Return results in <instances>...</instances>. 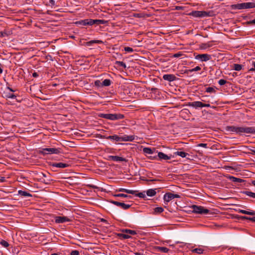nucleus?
<instances>
[{
	"mask_svg": "<svg viewBox=\"0 0 255 255\" xmlns=\"http://www.w3.org/2000/svg\"><path fill=\"white\" fill-rule=\"evenodd\" d=\"M229 130L241 135L255 133V127L231 126L229 127Z\"/></svg>",
	"mask_w": 255,
	"mask_h": 255,
	"instance_id": "1",
	"label": "nucleus"
},
{
	"mask_svg": "<svg viewBox=\"0 0 255 255\" xmlns=\"http://www.w3.org/2000/svg\"><path fill=\"white\" fill-rule=\"evenodd\" d=\"M100 117L101 118L112 121L122 119L124 118V116L123 115L113 114H101Z\"/></svg>",
	"mask_w": 255,
	"mask_h": 255,
	"instance_id": "2",
	"label": "nucleus"
},
{
	"mask_svg": "<svg viewBox=\"0 0 255 255\" xmlns=\"http://www.w3.org/2000/svg\"><path fill=\"white\" fill-rule=\"evenodd\" d=\"M192 212L200 214L206 215L210 212V210L201 206L192 205L191 206Z\"/></svg>",
	"mask_w": 255,
	"mask_h": 255,
	"instance_id": "3",
	"label": "nucleus"
},
{
	"mask_svg": "<svg viewBox=\"0 0 255 255\" xmlns=\"http://www.w3.org/2000/svg\"><path fill=\"white\" fill-rule=\"evenodd\" d=\"M122 233L118 234V236L122 239H127L130 238V235H134L136 234L134 230L125 229L122 231Z\"/></svg>",
	"mask_w": 255,
	"mask_h": 255,
	"instance_id": "4",
	"label": "nucleus"
},
{
	"mask_svg": "<svg viewBox=\"0 0 255 255\" xmlns=\"http://www.w3.org/2000/svg\"><path fill=\"white\" fill-rule=\"evenodd\" d=\"M189 15L194 17H205L211 16L210 12L197 10L192 11L189 13Z\"/></svg>",
	"mask_w": 255,
	"mask_h": 255,
	"instance_id": "5",
	"label": "nucleus"
},
{
	"mask_svg": "<svg viewBox=\"0 0 255 255\" xmlns=\"http://www.w3.org/2000/svg\"><path fill=\"white\" fill-rule=\"evenodd\" d=\"M236 7L238 9L255 8V2H248L238 3L236 5Z\"/></svg>",
	"mask_w": 255,
	"mask_h": 255,
	"instance_id": "6",
	"label": "nucleus"
},
{
	"mask_svg": "<svg viewBox=\"0 0 255 255\" xmlns=\"http://www.w3.org/2000/svg\"><path fill=\"white\" fill-rule=\"evenodd\" d=\"M40 152L43 154H58L60 152V149L56 148H44L41 149Z\"/></svg>",
	"mask_w": 255,
	"mask_h": 255,
	"instance_id": "7",
	"label": "nucleus"
},
{
	"mask_svg": "<svg viewBox=\"0 0 255 255\" xmlns=\"http://www.w3.org/2000/svg\"><path fill=\"white\" fill-rule=\"evenodd\" d=\"M180 197V195L178 194H174L169 192L166 193L164 195L163 200L164 203H167L174 198H179Z\"/></svg>",
	"mask_w": 255,
	"mask_h": 255,
	"instance_id": "8",
	"label": "nucleus"
},
{
	"mask_svg": "<svg viewBox=\"0 0 255 255\" xmlns=\"http://www.w3.org/2000/svg\"><path fill=\"white\" fill-rule=\"evenodd\" d=\"M195 58L202 62H206L209 60L211 58V55L208 54H198Z\"/></svg>",
	"mask_w": 255,
	"mask_h": 255,
	"instance_id": "9",
	"label": "nucleus"
},
{
	"mask_svg": "<svg viewBox=\"0 0 255 255\" xmlns=\"http://www.w3.org/2000/svg\"><path fill=\"white\" fill-rule=\"evenodd\" d=\"M136 136L134 135H128L125 134L120 136V141H133Z\"/></svg>",
	"mask_w": 255,
	"mask_h": 255,
	"instance_id": "10",
	"label": "nucleus"
},
{
	"mask_svg": "<svg viewBox=\"0 0 255 255\" xmlns=\"http://www.w3.org/2000/svg\"><path fill=\"white\" fill-rule=\"evenodd\" d=\"M54 219L55 223L57 224L64 223L71 221L69 218L65 216H56Z\"/></svg>",
	"mask_w": 255,
	"mask_h": 255,
	"instance_id": "11",
	"label": "nucleus"
},
{
	"mask_svg": "<svg viewBox=\"0 0 255 255\" xmlns=\"http://www.w3.org/2000/svg\"><path fill=\"white\" fill-rule=\"evenodd\" d=\"M112 203L113 204H114L117 206L120 207L122 209H125V210L128 209L130 207V205L129 204H125L124 203L120 202H118V201H112Z\"/></svg>",
	"mask_w": 255,
	"mask_h": 255,
	"instance_id": "12",
	"label": "nucleus"
},
{
	"mask_svg": "<svg viewBox=\"0 0 255 255\" xmlns=\"http://www.w3.org/2000/svg\"><path fill=\"white\" fill-rule=\"evenodd\" d=\"M163 79L169 82H172L176 79V77L173 74H164L163 76Z\"/></svg>",
	"mask_w": 255,
	"mask_h": 255,
	"instance_id": "13",
	"label": "nucleus"
},
{
	"mask_svg": "<svg viewBox=\"0 0 255 255\" xmlns=\"http://www.w3.org/2000/svg\"><path fill=\"white\" fill-rule=\"evenodd\" d=\"M158 157L159 158L160 160H169L170 159L172 156L171 155H166L165 153L162 152H158Z\"/></svg>",
	"mask_w": 255,
	"mask_h": 255,
	"instance_id": "14",
	"label": "nucleus"
},
{
	"mask_svg": "<svg viewBox=\"0 0 255 255\" xmlns=\"http://www.w3.org/2000/svg\"><path fill=\"white\" fill-rule=\"evenodd\" d=\"M109 159L110 160L115 161H126V159L123 157L119 156H114L111 155L109 156Z\"/></svg>",
	"mask_w": 255,
	"mask_h": 255,
	"instance_id": "15",
	"label": "nucleus"
},
{
	"mask_svg": "<svg viewBox=\"0 0 255 255\" xmlns=\"http://www.w3.org/2000/svg\"><path fill=\"white\" fill-rule=\"evenodd\" d=\"M189 105L195 108H203V103L200 101L193 102L190 103Z\"/></svg>",
	"mask_w": 255,
	"mask_h": 255,
	"instance_id": "16",
	"label": "nucleus"
},
{
	"mask_svg": "<svg viewBox=\"0 0 255 255\" xmlns=\"http://www.w3.org/2000/svg\"><path fill=\"white\" fill-rule=\"evenodd\" d=\"M52 166L57 168H64L68 167L69 164L62 162L54 163L52 164Z\"/></svg>",
	"mask_w": 255,
	"mask_h": 255,
	"instance_id": "17",
	"label": "nucleus"
},
{
	"mask_svg": "<svg viewBox=\"0 0 255 255\" xmlns=\"http://www.w3.org/2000/svg\"><path fill=\"white\" fill-rule=\"evenodd\" d=\"M103 43V41L100 40H92L88 42H86L85 45L87 46H91L94 44H101Z\"/></svg>",
	"mask_w": 255,
	"mask_h": 255,
	"instance_id": "18",
	"label": "nucleus"
},
{
	"mask_svg": "<svg viewBox=\"0 0 255 255\" xmlns=\"http://www.w3.org/2000/svg\"><path fill=\"white\" fill-rule=\"evenodd\" d=\"M237 211L239 213L249 215H255V211L253 210L246 211L242 209H238Z\"/></svg>",
	"mask_w": 255,
	"mask_h": 255,
	"instance_id": "19",
	"label": "nucleus"
},
{
	"mask_svg": "<svg viewBox=\"0 0 255 255\" xmlns=\"http://www.w3.org/2000/svg\"><path fill=\"white\" fill-rule=\"evenodd\" d=\"M174 155H178L181 157H183V158H184V157H186L187 158V159H189V157H187V156H189V154L187 153H186L184 151H176L175 152H174Z\"/></svg>",
	"mask_w": 255,
	"mask_h": 255,
	"instance_id": "20",
	"label": "nucleus"
},
{
	"mask_svg": "<svg viewBox=\"0 0 255 255\" xmlns=\"http://www.w3.org/2000/svg\"><path fill=\"white\" fill-rule=\"evenodd\" d=\"M156 194L155 189H149L146 191V194L149 197H153Z\"/></svg>",
	"mask_w": 255,
	"mask_h": 255,
	"instance_id": "21",
	"label": "nucleus"
},
{
	"mask_svg": "<svg viewBox=\"0 0 255 255\" xmlns=\"http://www.w3.org/2000/svg\"><path fill=\"white\" fill-rule=\"evenodd\" d=\"M107 139H111L116 141H120V136L117 135H109L105 137Z\"/></svg>",
	"mask_w": 255,
	"mask_h": 255,
	"instance_id": "22",
	"label": "nucleus"
},
{
	"mask_svg": "<svg viewBox=\"0 0 255 255\" xmlns=\"http://www.w3.org/2000/svg\"><path fill=\"white\" fill-rule=\"evenodd\" d=\"M18 194L23 197H31L32 195L28 192L25 191L19 190Z\"/></svg>",
	"mask_w": 255,
	"mask_h": 255,
	"instance_id": "23",
	"label": "nucleus"
},
{
	"mask_svg": "<svg viewBox=\"0 0 255 255\" xmlns=\"http://www.w3.org/2000/svg\"><path fill=\"white\" fill-rule=\"evenodd\" d=\"M107 21L103 19H94V24L96 25L105 24Z\"/></svg>",
	"mask_w": 255,
	"mask_h": 255,
	"instance_id": "24",
	"label": "nucleus"
},
{
	"mask_svg": "<svg viewBox=\"0 0 255 255\" xmlns=\"http://www.w3.org/2000/svg\"><path fill=\"white\" fill-rule=\"evenodd\" d=\"M143 151L145 154H151L153 153V149L149 147L143 148Z\"/></svg>",
	"mask_w": 255,
	"mask_h": 255,
	"instance_id": "25",
	"label": "nucleus"
},
{
	"mask_svg": "<svg viewBox=\"0 0 255 255\" xmlns=\"http://www.w3.org/2000/svg\"><path fill=\"white\" fill-rule=\"evenodd\" d=\"M157 250L159 252L165 253H168V252L169 251V250L168 248L163 247H158L157 248Z\"/></svg>",
	"mask_w": 255,
	"mask_h": 255,
	"instance_id": "26",
	"label": "nucleus"
},
{
	"mask_svg": "<svg viewBox=\"0 0 255 255\" xmlns=\"http://www.w3.org/2000/svg\"><path fill=\"white\" fill-rule=\"evenodd\" d=\"M163 211H164V209L163 208L158 207L155 208L154 209L153 213L154 214H159V213H162V212H163Z\"/></svg>",
	"mask_w": 255,
	"mask_h": 255,
	"instance_id": "27",
	"label": "nucleus"
},
{
	"mask_svg": "<svg viewBox=\"0 0 255 255\" xmlns=\"http://www.w3.org/2000/svg\"><path fill=\"white\" fill-rule=\"evenodd\" d=\"M121 191H124L127 193L131 194H135L136 191L132 190L127 189H122L120 190Z\"/></svg>",
	"mask_w": 255,
	"mask_h": 255,
	"instance_id": "28",
	"label": "nucleus"
},
{
	"mask_svg": "<svg viewBox=\"0 0 255 255\" xmlns=\"http://www.w3.org/2000/svg\"><path fill=\"white\" fill-rule=\"evenodd\" d=\"M111 84V81L109 79H105L102 82V86H109Z\"/></svg>",
	"mask_w": 255,
	"mask_h": 255,
	"instance_id": "29",
	"label": "nucleus"
},
{
	"mask_svg": "<svg viewBox=\"0 0 255 255\" xmlns=\"http://www.w3.org/2000/svg\"><path fill=\"white\" fill-rule=\"evenodd\" d=\"M233 69L239 71L242 69V65L238 64H235L233 66Z\"/></svg>",
	"mask_w": 255,
	"mask_h": 255,
	"instance_id": "30",
	"label": "nucleus"
},
{
	"mask_svg": "<svg viewBox=\"0 0 255 255\" xmlns=\"http://www.w3.org/2000/svg\"><path fill=\"white\" fill-rule=\"evenodd\" d=\"M192 252L198 254H201L203 253V250L201 248H196L192 250Z\"/></svg>",
	"mask_w": 255,
	"mask_h": 255,
	"instance_id": "31",
	"label": "nucleus"
},
{
	"mask_svg": "<svg viewBox=\"0 0 255 255\" xmlns=\"http://www.w3.org/2000/svg\"><path fill=\"white\" fill-rule=\"evenodd\" d=\"M0 244L4 248H7L9 246L8 242L3 240H1L0 241Z\"/></svg>",
	"mask_w": 255,
	"mask_h": 255,
	"instance_id": "32",
	"label": "nucleus"
},
{
	"mask_svg": "<svg viewBox=\"0 0 255 255\" xmlns=\"http://www.w3.org/2000/svg\"><path fill=\"white\" fill-rule=\"evenodd\" d=\"M230 179L234 182H241L242 181V179L240 178H236L234 176H231L230 177Z\"/></svg>",
	"mask_w": 255,
	"mask_h": 255,
	"instance_id": "33",
	"label": "nucleus"
},
{
	"mask_svg": "<svg viewBox=\"0 0 255 255\" xmlns=\"http://www.w3.org/2000/svg\"><path fill=\"white\" fill-rule=\"evenodd\" d=\"M245 194L248 196H250L252 198H255V193L250 192V191H246L245 192Z\"/></svg>",
	"mask_w": 255,
	"mask_h": 255,
	"instance_id": "34",
	"label": "nucleus"
},
{
	"mask_svg": "<svg viewBox=\"0 0 255 255\" xmlns=\"http://www.w3.org/2000/svg\"><path fill=\"white\" fill-rule=\"evenodd\" d=\"M87 19H86L78 21L76 22V23L82 25H87Z\"/></svg>",
	"mask_w": 255,
	"mask_h": 255,
	"instance_id": "35",
	"label": "nucleus"
},
{
	"mask_svg": "<svg viewBox=\"0 0 255 255\" xmlns=\"http://www.w3.org/2000/svg\"><path fill=\"white\" fill-rule=\"evenodd\" d=\"M137 197L142 198H145L146 197V193L145 192H140L136 194Z\"/></svg>",
	"mask_w": 255,
	"mask_h": 255,
	"instance_id": "36",
	"label": "nucleus"
},
{
	"mask_svg": "<svg viewBox=\"0 0 255 255\" xmlns=\"http://www.w3.org/2000/svg\"><path fill=\"white\" fill-rule=\"evenodd\" d=\"M94 84L96 86L98 87H103L102 82H101L99 80H96L94 82Z\"/></svg>",
	"mask_w": 255,
	"mask_h": 255,
	"instance_id": "37",
	"label": "nucleus"
},
{
	"mask_svg": "<svg viewBox=\"0 0 255 255\" xmlns=\"http://www.w3.org/2000/svg\"><path fill=\"white\" fill-rule=\"evenodd\" d=\"M124 50L128 53H132L133 52V49L129 47H125L124 48Z\"/></svg>",
	"mask_w": 255,
	"mask_h": 255,
	"instance_id": "38",
	"label": "nucleus"
},
{
	"mask_svg": "<svg viewBox=\"0 0 255 255\" xmlns=\"http://www.w3.org/2000/svg\"><path fill=\"white\" fill-rule=\"evenodd\" d=\"M47 3L49 6L53 7L55 5L54 0H47Z\"/></svg>",
	"mask_w": 255,
	"mask_h": 255,
	"instance_id": "39",
	"label": "nucleus"
},
{
	"mask_svg": "<svg viewBox=\"0 0 255 255\" xmlns=\"http://www.w3.org/2000/svg\"><path fill=\"white\" fill-rule=\"evenodd\" d=\"M116 63L119 65V66H122L124 68H126V64L122 62V61H117L116 62Z\"/></svg>",
	"mask_w": 255,
	"mask_h": 255,
	"instance_id": "40",
	"label": "nucleus"
},
{
	"mask_svg": "<svg viewBox=\"0 0 255 255\" xmlns=\"http://www.w3.org/2000/svg\"><path fill=\"white\" fill-rule=\"evenodd\" d=\"M201 70V67L199 66H196L195 68L190 69L189 71L190 72H193L194 71H197Z\"/></svg>",
	"mask_w": 255,
	"mask_h": 255,
	"instance_id": "41",
	"label": "nucleus"
},
{
	"mask_svg": "<svg viewBox=\"0 0 255 255\" xmlns=\"http://www.w3.org/2000/svg\"><path fill=\"white\" fill-rule=\"evenodd\" d=\"M87 25H94V19H87Z\"/></svg>",
	"mask_w": 255,
	"mask_h": 255,
	"instance_id": "42",
	"label": "nucleus"
},
{
	"mask_svg": "<svg viewBox=\"0 0 255 255\" xmlns=\"http://www.w3.org/2000/svg\"><path fill=\"white\" fill-rule=\"evenodd\" d=\"M227 81L224 79H220L218 81V83L220 85L222 86L226 83Z\"/></svg>",
	"mask_w": 255,
	"mask_h": 255,
	"instance_id": "43",
	"label": "nucleus"
},
{
	"mask_svg": "<svg viewBox=\"0 0 255 255\" xmlns=\"http://www.w3.org/2000/svg\"><path fill=\"white\" fill-rule=\"evenodd\" d=\"M206 91L207 93H213V92H215V90H214V89L213 88H212V87H208V88L206 89Z\"/></svg>",
	"mask_w": 255,
	"mask_h": 255,
	"instance_id": "44",
	"label": "nucleus"
},
{
	"mask_svg": "<svg viewBox=\"0 0 255 255\" xmlns=\"http://www.w3.org/2000/svg\"><path fill=\"white\" fill-rule=\"evenodd\" d=\"M71 255H79V252L77 250L72 251L71 253Z\"/></svg>",
	"mask_w": 255,
	"mask_h": 255,
	"instance_id": "45",
	"label": "nucleus"
},
{
	"mask_svg": "<svg viewBox=\"0 0 255 255\" xmlns=\"http://www.w3.org/2000/svg\"><path fill=\"white\" fill-rule=\"evenodd\" d=\"M115 196L121 197H124V198L128 197V195H127L126 194H118L116 195Z\"/></svg>",
	"mask_w": 255,
	"mask_h": 255,
	"instance_id": "46",
	"label": "nucleus"
},
{
	"mask_svg": "<svg viewBox=\"0 0 255 255\" xmlns=\"http://www.w3.org/2000/svg\"><path fill=\"white\" fill-rule=\"evenodd\" d=\"M16 97V96L13 94H9L7 95V98H8L9 99H15Z\"/></svg>",
	"mask_w": 255,
	"mask_h": 255,
	"instance_id": "47",
	"label": "nucleus"
},
{
	"mask_svg": "<svg viewBox=\"0 0 255 255\" xmlns=\"http://www.w3.org/2000/svg\"><path fill=\"white\" fill-rule=\"evenodd\" d=\"M197 146H198V147H204V148H207V144H206V143H200V144H198Z\"/></svg>",
	"mask_w": 255,
	"mask_h": 255,
	"instance_id": "48",
	"label": "nucleus"
},
{
	"mask_svg": "<svg viewBox=\"0 0 255 255\" xmlns=\"http://www.w3.org/2000/svg\"><path fill=\"white\" fill-rule=\"evenodd\" d=\"M209 47V45H208L207 44H202L201 46V48L202 49H206L207 48Z\"/></svg>",
	"mask_w": 255,
	"mask_h": 255,
	"instance_id": "49",
	"label": "nucleus"
},
{
	"mask_svg": "<svg viewBox=\"0 0 255 255\" xmlns=\"http://www.w3.org/2000/svg\"><path fill=\"white\" fill-rule=\"evenodd\" d=\"M244 219H249V220H250L253 221L254 222H255V217L248 218V217H244Z\"/></svg>",
	"mask_w": 255,
	"mask_h": 255,
	"instance_id": "50",
	"label": "nucleus"
},
{
	"mask_svg": "<svg viewBox=\"0 0 255 255\" xmlns=\"http://www.w3.org/2000/svg\"><path fill=\"white\" fill-rule=\"evenodd\" d=\"M210 105L209 104H203V107H210Z\"/></svg>",
	"mask_w": 255,
	"mask_h": 255,
	"instance_id": "51",
	"label": "nucleus"
},
{
	"mask_svg": "<svg viewBox=\"0 0 255 255\" xmlns=\"http://www.w3.org/2000/svg\"><path fill=\"white\" fill-rule=\"evenodd\" d=\"M181 54L180 53H176L174 55V57H179Z\"/></svg>",
	"mask_w": 255,
	"mask_h": 255,
	"instance_id": "52",
	"label": "nucleus"
},
{
	"mask_svg": "<svg viewBox=\"0 0 255 255\" xmlns=\"http://www.w3.org/2000/svg\"><path fill=\"white\" fill-rule=\"evenodd\" d=\"M5 35V33H3L2 32H0V37H3Z\"/></svg>",
	"mask_w": 255,
	"mask_h": 255,
	"instance_id": "53",
	"label": "nucleus"
},
{
	"mask_svg": "<svg viewBox=\"0 0 255 255\" xmlns=\"http://www.w3.org/2000/svg\"><path fill=\"white\" fill-rule=\"evenodd\" d=\"M4 181V177H0V181L3 182Z\"/></svg>",
	"mask_w": 255,
	"mask_h": 255,
	"instance_id": "54",
	"label": "nucleus"
},
{
	"mask_svg": "<svg viewBox=\"0 0 255 255\" xmlns=\"http://www.w3.org/2000/svg\"><path fill=\"white\" fill-rule=\"evenodd\" d=\"M250 23H252V24H255V19H254V20H252V21H251L250 22Z\"/></svg>",
	"mask_w": 255,
	"mask_h": 255,
	"instance_id": "55",
	"label": "nucleus"
},
{
	"mask_svg": "<svg viewBox=\"0 0 255 255\" xmlns=\"http://www.w3.org/2000/svg\"><path fill=\"white\" fill-rule=\"evenodd\" d=\"M90 186L93 188H97L98 187L95 185H90Z\"/></svg>",
	"mask_w": 255,
	"mask_h": 255,
	"instance_id": "56",
	"label": "nucleus"
},
{
	"mask_svg": "<svg viewBox=\"0 0 255 255\" xmlns=\"http://www.w3.org/2000/svg\"><path fill=\"white\" fill-rule=\"evenodd\" d=\"M176 9H178V10H179V9H182V7H180V6H177V7H176Z\"/></svg>",
	"mask_w": 255,
	"mask_h": 255,
	"instance_id": "57",
	"label": "nucleus"
},
{
	"mask_svg": "<svg viewBox=\"0 0 255 255\" xmlns=\"http://www.w3.org/2000/svg\"><path fill=\"white\" fill-rule=\"evenodd\" d=\"M37 76V74L36 73H34L33 74V76L34 77H36V76Z\"/></svg>",
	"mask_w": 255,
	"mask_h": 255,
	"instance_id": "58",
	"label": "nucleus"
},
{
	"mask_svg": "<svg viewBox=\"0 0 255 255\" xmlns=\"http://www.w3.org/2000/svg\"><path fill=\"white\" fill-rule=\"evenodd\" d=\"M7 89L10 91H11V92H14V90H12L11 88H9V87H8Z\"/></svg>",
	"mask_w": 255,
	"mask_h": 255,
	"instance_id": "59",
	"label": "nucleus"
},
{
	"mask_svg": "<svg viewBox=\"0 0 255 255\" xmlns=\"http://www.w3.org/2000/svg\"><path fill=\"white\" fill-rule=\"evenodd\" d=\"M252 183L253 185H254V186H255V180H253L252 181Z\"/></svg>",
	"mask_w": 255,
	"mask_h": 255,
	"instance_id": "60",
	"label": "nucleus"
},
{
	"mask_svg": "<svg viewBox=\"0 0 255 255\" xmlns=\"http://www.w3.org/2000/svg\"><path fill=\"white\" fill-rule=\"evenodd\" d=\"M251 151L254 154H255V149H252Z\"/></svg>",
	"mask_w": 255,
	"mask_h": 255,
	"instance_id": "61",
	"label": "nucleus"
},
{
	"mask_svg": "<svg viewBox=\"0 0 255 255\" xmlns=\"http://www.w3.org/2000/svg\"><path fill=\"white\" fill-rule=\"evenodd\" d=\"M253 66L254 67V70H255V61L253 62Z\"/></svg>",
	"mask_w": 255,
	"mask_h": 255,
	"instance_id": "62",
	"label": "nucleus"
},
{
	"mask_svg": "<svg viewBox=\"0 0 255 255\" xmlns=\"http://www.w3.org/2000/svg\"><path fill=\"white\" fill-rule=\"evenodd\" d=\"M51 255H58L56 254H52Z\"/></svg>",
	"mask_w": 255,
	"mask_h": 255,
	"instance_id": "63",
	"label": "nucleus"
},
{
	"mask_svg": "<svg viewBox=\"0 0 255 255\" xmlns=\"http://www.w3.org/2000/svg\"><path fill=\"white\" fill-rule=\"evenodd\" d=\"M42 175L44 177H45V175L44 174H42Z\"/></svg>",
	"mask_w": 255,
	"mask_h": 255,
	"instance_id": "64",
	"label": "nucleus"
}]
</instances>
